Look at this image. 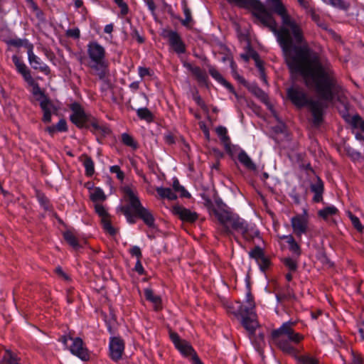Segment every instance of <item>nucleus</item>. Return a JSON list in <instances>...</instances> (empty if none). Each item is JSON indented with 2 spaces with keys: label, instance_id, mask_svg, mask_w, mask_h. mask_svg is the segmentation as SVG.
<instances>
[{
  "label": "nucleus",
  "instance_id": "5701e85b",
  "mask_svg": "<svg viewBox=\"0 0 364 364\" xmlns=\"http://www.w3.org/2000/svg\"><path fill=\"white\" fill-rule=\"evenodd\" d=\"M144 292L146 300L150 301L153 304L154 311H161L163 308L161 296L155 295L153 290L149 288L145 289Z\"/></svg>",
  "mask_w": 364,
  "mask_h": 364
},
{
  "label": "nucleus",
  "instance_id": "7ed1b4c3",
  "mask_svg": "<svg viewBox=\"0 0 364 364\" xmlns=\"http://www.w3.org/2000/svg\"><path fill=\"white\" fill-rule=\"evenodd\" d=\"M295 325L296 323L293 321L284 323L279 328L272 331V339L284 353L294 357L299 364H318V360L309 355H298L299 351L292 343H300L304 336L294 331Z\"/></svg>",
  "mask_w": 364,
  "mask_h": 364
},
{
  "label": "nucleus",
  "instance_id": "2eb2a0df",
  "mask_svg": "<svg viewBox=\"0 0 364 364\" xmlns=\"http://www.w3.org/2000/svg\"><path fill=\"white\" fill-rule=\"evenodd\" d=\"M343 117L347 123L351 125L353 129L360 130V132L355 133V139L364 141V119L358 114L353 115L351 118L349 115Z\"/></svg>",
  "mask_w": 364,
  "mask_h": 364
},
{
  "label": "nucleus",
  "instance_id": "4c0bfd02",
  "mask_svg": "<svg viewBox=\"0 0 364 364\" xmlns=\"http://www.w3.org/2000/svg\"><path fill=\"white\" fill-rule=\"evenodd\" d=\"M122 143L129 147L136 149L138 148V144L134 141V138L129 134L124 133L122 134Z\"/></svg>",
  "mask_w": 364,
  "mask_h": 364
},
{
  "label": "nucleus",
  "instance_id": "0eeeda50",
  "mask_svg": "<svg viewBox=\"0 0 364 364\" xmlns=\"http://www.w3.org/2000/svg\"><path fill=\"white\" fill-rule=\"evenodd\" d=\"M287 97L288 100L297 108L307 107L310 99L304 88L299 85H292L287 90Z\"/></svg>",
  "mask_w": 364,
  "mask_h": 364
},
{
  "label": "nucleus",
  "instance_id": "c756f323",
  "mask_svg": "<svg viewBox=\"0 0 364 364\" xmlns=\"http://www.w3.org/2000/svg\"><path fill=\"white\" fill-rule=\"evenodd\" d=\"M173 188L176 192L179 193L181 198H190L191 196L188 191L180 184L179 181L176 178L173 181Z\"/></svg>",
  "mask_w": 364,
  "mask_h": 364
},
{
  "label": "nucleus",
  "instance_id": "e2e57ef3",
  "mask_svg": "<svg viewBox=\"0 0 364 364\" xmlns=\"http://www.w3.org/2000/svg\"><path fill=\"white\" fill-rule=\"evenodd\" d=\"M331 5L341 9H347L348 6L346 5L343 0H329Z\"/></svg>",
  "mask_w": 364,
  "mask_h": 364
},
{
  "label": "nucleus",
  "instance_id": "a878e982",
  "mask_svg": "<svg viewBox=\"0 0 364 364\" xmlns=\"http://www.w3.org/2000/svg\"><path fill=\"white\" fill-rule=\"evenodd\" d=\"M63 238L66 242L70 245L73 249L78 250L82 246L80 245L77 237L74 235L72 231L68 230L63 233Z\"/></svg>",
  "mask_w": 364,
  "mask_h": 364
},
{
  "label": "nucleus",
  "instance_id": "c03bdc74",
  "mask_svg": "<svg viewBox=\"0 0 364 364\" xmlns=\"http://www.w3.org/2000/svg\"><path fill=\"white\" fill-rule=\"evenodd\" d=\"M208 68L209 74L219 83L225 80L214 66L208 65Z\"/></svg>",
  "mask_w": 364,
  "mask_h": 364
},
{
  "label": "nucleus",
  "instance_id": "4d7b16f0",
  "mask_svg": "<svg viewBox=\"0 0 364 364\" xmlns=\"http://www.w3.org/2000/svg\"><path fill=\"white\" fill-rule=\"evenodd\" d=\"M132 32L131 33V36L132 38H135L136 40V41L141 44L143 43H144L145 41V39L139 33V32L138 31V30L136 28H132Z\"/></svg>",
  "mask_w": 364,
  "mask_h": 364
},
{
  "label": "nucleus",
  "instance_id": "39448f33",
  "mask_svg": "<svg viewBox=\"0 0 364 364\" xmlns=\"http://www.w3.org/2000/svg\"><path fill=\"white\" fill-rule=\"evenodd\" d=\"M225 217H220L219 223L222 227L218 230L220 235L228 237L234 236L235 240L238 242L237 237L234 235V232L241 234L242 237L248 242L253 240L255 237L260 238V232L254 226L240 218L237 214L225 213Z\"/></svg>",
  "mask_w": 364,
  "mask_h": 364
},
{
  "label": "nucleus",
  "instance_id": "603ef678",
  "mask_svg": "<svg viewBox=\"0 0 364 364\" xmlns=\"http://www.w3.org/2000/svg\"><path fill=\"white\" fill-rule=\"evenodd\" d=\"M204 200V205L208 209L210 215H213V210L215 209V205L213 201L205 195L203 196Z\"/></svg>",
  "mask_w": 364,
  "mask_h": 364
},
{
  "label": "nucleus",
  "instance_id": "b1692460",
  "mask_svg": "<svg viewBox=\"0 0 364 364\" xmlns=\"http://www.w3.org/2000/svg\"><path fill=\"white\" fill-rule=\"evenodd\" d=\"M93 63L94 64L91 65L90 68L96 72V75L100 80L105 81L108 73L107 64L105 63V60Z\"/></svg>",
  "mask_w": 364,
  "mask_h": 364
},
{
  "label": "nucleus",
  "instance_id": "f257e3e1",
  "mask_svg": "<svg viewBox=\"0 0 364 364\" xmlns=\"http://www.w3.org/2000/svg\"><path fill=\"white\" fill-rule=\"evenodd\" d=\"M272 10L282 18V27L289 31L292 46L306 48L309 50L307 60L298 63L299 68L294 70L289 68L287 58L283 54L289 72L291 74H300L305 80L306 85L309 81H311L319 97L324 101L331 102L338 90L334 71L328 66L323 65L318 54L309 48L301 27L291 18L282 1L272 5Z\"/></svg>",
  "mask_w": 364,
  "mask_h": 364
},
{
  "label": "nucleus",
  "instance_id": "13d9d810",
  "mask_svg": "<svg viewBox=\"0 0 364 364\" xmlns=\"http://www.w3.org/2000/svg\"><path fill=\"white\" fill-rule=\"evenodd\" d=\"M37 198L39 201V203L46 208L48 209V205L49 203V200L48 198L45 196L44 193L41 192H37Z\"/></svg>",
  "mask_w": 364,
  "mask_h": 364
},
{
  "label": "nucleus",
  "instance_id": "680f3d73",
  "mask_svg": "<svg viewBox=\"0 0 364 364\" xmlns=\"http://www.w3.org/2000/svg\"><path fill=\"white\" fill-rule=\"evenodd\" d=\"M129 253L132 256L136 257L137 259H141L142 258L141 249L138 246H133L129 250Z\"/></svg>",
  "mask_w": 364,
  "mask_h": 364
},
{
  "label": "nucleus",
  "instance_id": "f704fd0d",
  "mask_svg": "<svg viewBox=\"0 0 364 364\" xmlns=\"http://www.w3.org/2000/svg\"><path fill=\"white\" fill-rule=\"evenodd\" d=\"M101 223L102 225V228L106 232L113 236L116 234L117 231L112 225L110 217H106L105 218L101 219Z\"/></svg>",
  "mask_w": 364,
  "mask_h": 364
},
{
  "label": "nucleus",
  "instance_id": "37998d69",
  "mask_svg": "<svg viewBox=\"0 0 364 364\" xmlns=\"http://www.w3.org/2000/svg\"><path fill=\"white\" fill-rule=\"evenodd\" d=\"M249 255L251 258L259 262V259L264 256V252L260 247L256 246L250 252Z\"/></svg>",
  "mask_w": 364,
  "mask_h": 364
},
{
  "label": "nucleus",
  "instance_id": "0e129e2a",
  "mask_svg": "<svg viewBox=\"0 0 364 364\" xmlns=\"http://www.w3.org/2000/svg\"><path fill=\"white\" fill-rule=\"evenodd\" d=\"M247 303L248 304V306H244L245 307H249L250 311L252 310V309L255 307V303L253 300V296L251 294L250 289H249L248 292L247 293Z\"/></svg>",
  "mask_w": 364,
  "mask_h": 364
},
{
  "label": "nucleus",
  "instance_id": "6e6552de",
  "mask_svg": "<svg viewBox=\"0 0 364 364\" xmlns=\"http://www.w3.org/2000/svg\"><path fill=\"white\" fill-rule=\"evenodd\" d=\"M238 313L242 316V326L249 332L250 337L252 338L259 326L258 321L255 318V314L252 311H250L249 307H245L243 305H240Z\"/></svg>",
  "mask_w": 364,
  "mask_h": 364
},
{
  "label": "nucleus",
  "instance_id": "cd10ccee",
  "mask_svg": "<svg viewBox=\"0 0 364 364\" xmlns=\"http://www.w3.org/2000/svg\"><path fill=\"white\" fill-rule=\"evenodd\" d=\"M156 191L162 199L174 200L177 198L176 194L170 188L157 187Z\"/></svg>",
  "mask_w": 364,
  "mask_h": 364
},
{
  "label": "nucleus",
  "instance_id": "a19ab883",
  "mask_svg": "<svg viewBox=\"0 0 364 364\" xmlns=\"http://www.w3.org/2000/svg\"><path fill=\"white\" fill-rule=\"evenodd\" d=\"M216 133L220 136L223 144L229 142L230 141V137L228 135L227 129L223 126H219L216 128Z\"/></svg>",
  "mask_w": 364,
  "mask_h": 364
},
{
  "label": "nucleus",
  "instance_id": "412c9836",
  "mask_svg": "<svg viewBox=\"0 0 364 364\" xmlns=\"http://www.w3.org/2000/svg\"><path fill=\"white\" fill-rule=\"evenodd\" d=\"M12 61L15 65L17 71L22 75L24 80L26 82L31 80L32 76L31 70L28 69L24 63L21 60L20 58L14 55L12 56Z\"/></svg>",
  "mask_w": 364,
  "mask_h": 364
},
{
  "label": "nucleus",
  "instance_id": "e433bc0d",
  "mask_svg": "<svg viewBox=\"0 0 364 364\" xmlns=\"http://www.w3.org/2000/svg\"><path fill=\"white\" fill-rule=\"evenodd\" d=\"M106 198L107 196H105V193L99 187H96L94 190V192L90 195V199L93 202H97L99 200L104 201L106 200Z\"/></svg>",
  "mask_w": 364,
  "mask_h": 364
},
{
  "label": "nucleus",
  "instance_id": "6ab92c4d",
  "mask_svg": "<svg viewBox=\"0 0 364 364\" xmlns=\"http://www.w3.org/2000/svg\"><path fill=\"white\" fill-rule=\"evenodd\" d=\"M184 66L192 73L199 83L205 85L206 87L208 86V75L200 67L193 66L188 63H185Z\"/></svg>",
  "mask_w": 364,
  "mask_h": 364
},
{
  "label": "nucleus",
  "instance_id": "1a4fd4ad",
  "mask_svg": "<svg viewBox=\"0 0 364 364\" xmlns=\"http://www.w3.org/2000/svg\"><path fill=\"white\" fill-rule=\"evenodd\" d=\"M109 357L115 362L119 361L124 353V342L119 336H112L110 338L109 344Z\"/></svg>",
  "mask_w": 364,
  "mask_h": 364
},
{
  "label": "nucleus",
  "instance_id": "49530a36",
  "mask_svg": "<svg viewBox=\"0 0 364 364\" xmlns=\"http://www.w3.org/2000/svg\"><path fill=\"white\" fill-rule=\"evenodd\" d=\"M95 210L97 214L101 218V219L106 217H110L109 214L105 210V207L102 204L97 203L95 205Z\"/></svg>",
  "mask_w": 364,
  "mask_h": 364
},
{
  "label": "nucleus",
  "instance_id": "aec40b11",
  "mask_svg": "<svg viewBox=\"0 0 364 364\" xmlns=\"http://www.w3.org/2000/svg\"><path fill=\"white\" fill-rule=\"evenodd\" d=\"M215 209L213 210V215L218 221H221L220 217H225V213H232L230 208L223 201V200L217 196L215 198Z\"/></svg>",
  "mask_w": 364,
  "mask_h": 364
},
{
  "label": "nucleus",
  "instance_id": "f03ea898",
  "mask_svg": "<svg viewBox=\"0 0 364 364\" xmlns=\"http://www.w3.org/2000/svg\"><path fill=\"white\" fill-rule=\"evenodd\" d=\"M229 3H236L243 8H252V15L255 18L254 22H260L264 27L269 28L277 36V42L283 51L287 63L291 69L299 68L298 63L306 61L309 50L306 48L293 47L289 31L277 24L272 13L266 9L259 0H227Z\"/></svg>",
  "mask_w": 364,
  "mask_h": 364
},
{
  "label": "nucleus",
  "instance_id": "9b49d317",
  "mask_svg": "<svg viewBox=\"0 0 364 364\" xmlns=\"http://www.w3.org/2000/svg\"><path fill=\"white\" fill-rule=\"evenodd\" d=\"M170 338L175 347L185 356L193 355L196 353L189 343L181 339L177 333L170 332Z\"/></svg>",
  "mask_w": 364,
  "mask_h": 364
},
{
  "label": "nucleus",
  "instance_id": "2f4dec72",
  "mask_svg": "<svg viewBox=\"0 0 364 364\" xmlns=\"http://www.w3.org/2000/svg\"><path fill=\"white\" fill-rule=\"evenodd\" d=\"M276 298H277V301L281 303L284 300L295 299L296 296L293 291V289L291 288H290L289 285H287L286 293L277 294Z\"/></svg>",
  "mask_w": 364,
  "mask_h": 364
},
{
  "label": "nucleus",
  "instance_id": "de8ad7c7",
  "mask_svg": "<svg viewBox=\"0 0 364 364\" xmlns=\"http://www.w3.org/2000/svg\"><path fill=\"white\" fill-rule=\"evenodd\" d=\"M259 266V268L262 271V272H265L269 267V266L271 265V261L270 259L267 257L265 255L263 256L259 261V262H257Z\"/></svg>",
  "mask_w": 364,
  "mask_h": 364
},
{
  "label": "nucleus",
  "instance_id": "20e7f679",
  "mask_svg": "<svg viewBox=\"0 0 364 364\" xmlns=\"http://www.w3.org/2000/svg\"><path fill=\"white\" fill-rule=\"evenodd\" d=\"M123 192L129 205L121 206L120 210L126 217L127 222L129 224H134L135 217H136L141 219L148 228H154L156 227L154 215L151 210L142 205L137 192L128 186L123 188Z\"/></svg>",
  "mask_w": 364,
  "mask_h": 364
},
{
  "label": "nucleus",
  "instance_id": "6e6d98bb",
  "mask_svg": "<svg viewBox=\"0 0 364 364\" xmlns=\"http://www.w3.org/2000/svg\"><path fill=\"white\" fill-rule=\"evenodd\" d=\"M55 129L60 132H64L68 131L67 122L65 119H60L57 124L55 125Z\"/></svg>",
  "mask_w": 364,
  "mask_h": 364
},
{
  "label": "nucleus",
  "instance_id": "c9c22d12",
  "mask_svg": "<svg viewBox=\"0 0 364 364\" xmlns=\"http://www.w3.org/2000/svg\"><path fill=\"white\" fill-rule=\"evenodd\" d=\"M287 243L289 245V250L299 257L301 255V250L299 244L296 242L294 237H289V241H287Z\"/></svg>",
  "mask_w": 364,
  "mask_h": 364
},
{
  "label": "nucleus",
  "instance_id": "58836bf2",
  "mask_svg": "<svg viewBox=\"0 0 364 364\" xmlns=\"http://www.w3.org/2000/svg\"><path fill=\"white\" fill-rule=\"evenodd\" d=\"M282 263L291 272H295L298 269V263L291 257H285L282 260Z\"/></svg>",
  "mask_w": 364,
  "mask_h": 364
},
{
  "label": "nucleus",
  "instance_id": "a18cd8bd",
  "mask_svg": "<svg viewBox=\"0 0 364 364\" xmlns=\"http://www.w3.org/2000/svg\"><path fill=\"white\" fill-rule=\"evenodd\" d=\"M248 88L251 91V92L253 93L258 98L262 100L266 97L265 92L256 85H253L251 87H249Z\"/></svg>",
  "mask_w": 364,
  "mask_h": 364
},
{
  "label": "nucleus",
  "instance_id": "3c124183",
  "mask_svg": "<svg viewBox=\"0 0 364 364\" xmlns=\"http://www.w3.org/2000/svg\"><path fill=\"white\" fill-rule=\"evenodd\" d=\"M350 218L353 227L359 232H362L364 227L362 225L359 218L354 215L350 214Z\"/></svg>",
  "mask_w": 364,
  "mask_h": 364
},
{
  "label": "nucleus",
  "instance_id": "ea45409f",
  "mask_svg": "<svg viewBox=\"0 0 364 364\" xmlns=\"http://www.w3.org/2000/svg\"><path fill=\"white\" fill-rule=\"evenodd\" d=\"M183 13L186 16L185 19L181 20V23L184 26H188L190 23L193 21L191 12L190 9L188 7L186 2L183 3Z\"/></svg>",
  "mask_w": 364,
  "mask_h": 364
},
{
  "label": "nucleus",
  "instance_id": "f3484780",
  "mask_svg": "<svg viewBox=\"0 0 364 364\" xmlns=\"http://www.w3.org/2000/svg\"><path fill=\"white\" fill-rule=\"evenodd\" d=\"M307 107H309L313 117V123L315 125H320L323 121V108L325 107L322 102L316 100H311Z\"/></svg>",
  "mask_w": 364,
  "mask_h": 364
},
{
  "label": "nucleus",
  "instance_id": "f8f14e48",
  "mask_svg": "<svg viewBox=\"0 0 364 364\" xmlns=\"http://www.w3.org/2000/svg\"><path fill=\"white\" fill-rule=\"evenodd\" d=\"M70 350L73 355L77 356L83 361H87L90 359V352L84 346V342L82 338L79 337H76L73 340Z\"/></svg>",
  "mask_w": 364,
  "mask_h": 364
},
{
  "label": "nucleus",
  "instance_id": "69168bd1",
  "mask_svg": "<svg viewBox=\"0 0 364 364\" xmlns=\"http://www.w3.org/2000/svg\"><path fill=\"white\" fill-rule=\"evenodd\" d=\"M136 271L139 275L145 274V270L141 264V259H137L134 267Z\"/></svg>",
  "mask_w": 364,
  "mask_h": 364
},
{
  "label": "nucleus",
  "instance_id": "bb28decb",
  "mask_svg": "<svg viewBox=\"0 0 364 364\" xmlns=\"http://www.w3.org/2000/svg\"><path fill=\"white\" fill-rule=\"evenodd\" d=\"M81 158H84L82 163L85 169V175L87 177L92 176L95 173V166L93 160L90 156L87 154L82 155Z\"/></svg>",
  "mask_w": 364,
  "mask_h": 364
},
{
  "label": "nucleus",
  "instance_id": "09e8293b",
  "mask_svg": "<svg viewBox=\"0 0 364 364\" xmlns=\"http://www.w3.org/2000/svg\"><path fill=\"white\" fill-rule=\"evenodd\" d=\"M3 360L5 362V364H19L17 362L16 358L14 357V355L10 350H6V355L4 356Z\"/></svg>",
  "mask_w": 364,
  "mask_h": 364
},
{
  "label": "nucleus",
  "instance_id": "dca6fc26",
  "mask_svg": "<svg viewBox=\"0 0 364 364\" xmlns=\"http://www.w3.org/2000/svg\"><path fill=\"white\" fill-rule=\"evenodd\" d=\"M291 227L294 233L297 237H301L302 234H306L308 230L307 219L301 215H296L291 219Z\"/></svg>",
  "mask_w": 364,
  "mask_h": 364
},
{
  "label": "nucleus",
  "instance_id": "4be33fe9",
  "mask_svg": "<svg viewBox=\"0 0 364 364\" xmlns=\"http://www.w3.org/2000/svg\"><path fill=\"white\" fill-rule=\"evenodd\" d=\"M311 191L314 193L313 201L320 203L323 200V193L324 191V185L322 180L317 177L316 181L310 186Z\"/></svg>",
  "mask_w": 364,
  "mask_h": 364
},
{
  "label": "nucleus",
  "instance_id": "774afa93",
  "mask_svg": "<svg viewBox=\"0 0 364 364\" xmlns=\"http://www.w3.org/2000/svg\"><path fill=\"white\" fill-rule=\"evenodd\" d=\"M353 364H364V359L360 355L353 354Z\"/></svg>",
  "mask_w": 364,
  "mask_h": 364
},
{
  "label": "nucleus",
  "instance_id": "4468645a",
  "mask_svg": "<svg viewBox=\"0 0 364 364\" xmlns=\"http://www.w3.org/2000/svg\"><path fill=\"white\" fill-rule=\"evenodd\" d=\"M166 37L168 40V43L173 50L178 54H183L186 52V45L182 41L180 35L174 31H167Z\"/></svg>",
  "mask_w": 364,
  "mask_h": 364
},
{
  "label": "nucleus",
  "instance_id": "ddd939ff",
  "mask_svg": "<svg viewBox=\"0 0 364 364\" xmlns=\"http://www.w3.org/2000/svg\"><path fill=\"white\" fill-rule=\"evenodd\" d=\"M87 54L92 62H101L105 58V49L97 41L90 42L87 45Z\"/></svg>",
  "mask_w": 364,
  "mask_h": 364
},
{
  "label": "nucleus",
  "instance_id": "052dcab7",
  "mask_svg": "<svg viewBox=\"0 0 364 364\" xmlns=\"http://www.w3.org/2000/svg\"><path fill=\"white\" fill-rule=\"evenodd\" d=\"M193 99L196 102V104L198 106H200L201 108L203 109L205 107V104L204 101L202 100V98L200 97V96L199 95L198 90H196L193 93Z\"/></svg>",
  "mask_w": 364,
  "mask_h": 364
},
{
  "label": "nucleus",
  "instance_id": "8fccbe9b",
  "mask_svg": "<svg viewBox=\"0 0 364 364\" xmlns=\"http://www.w3.org/2000/svg\"><path fill=\"white\" fill-rule=\"evenodd\" d=\"M254 343L257 349L263 347V346L265 344L264 335L263 333H259L257 336H255Z\"/></svg>",
  "mask_w": 364,
  "mask_h": 364
},
{
  "label": "nucleus",
  "instance_id": "393cba45",
  "mask_svg": "<svg viewBox=\"0 0 364 364\" xmlns=\"http://www.w3.org/2000/svg\"><path fill=\"white\" fill-rule=\"evenodd\" d=\"M237 159L247 170L253 171L257 170V166L244 150H240L237 156Z\"/></svg>",
  "mask_w": 364,
  "mask_h": 364
},
{
  "label": "nucleus",
  "instance_id": "423d86ee",
  "mask_svg": "<svg viewBox=\"0 0 364 364\" xmlns=\"http://www.w3.org/2000/svg\"><path fill=\"white\" fill-rule=\"evenodd\" d=\"M72 114L70 116V122L79 129H89L95 133H100L103 136L111 133L110 129L106 125H100L98 120L90 114H87L78 102H73L70 105Z\"/></svg>",
  "mask_w": 364,
  "mask_h": 364
},
{
  "label": "nucleus",
  "instance_id": "338daca9",
  "mask_svg": "<svg viewBox=\"0 0 364 364\" xmlns=\"http://www.w3.org/2000/svg\"><path fill=\"white\" fill-rule=\"evenodd\" d=\"M319 259L323 264H326L329 267L333 266V263L330 261L325 252H323L319 257Z\"/></svg>",
  "mask_w": 364,
  "mask_h": 364
},
{
  "label": "nucleus",
  "instance_id": "7c9ffc66",
  "mask_svg": "<svg viewBox=\"0 0 364 364\" xmlns=\"http://www.w3.org/2000/svg\"><path fill=\"white\" fill-rule=\"evenodd\" d=\"M338 210L335 206L326 207L318 212V215L323 220H327L329 216L336 215Z\"/></svg>",
  "mask_w": 364,
  "mask_h": 364
},
{
  "label": "nucleus",
  "instance_id": "c85d7f7f",
  "mask_svg": "<svg viewBox=\"0 0 364 364\" xmlns=\"http://www.w3.org/2000/svg\"><path fill=\"white\" fill-rule=\"evenodd\" d=\"M7 44L16 48L23 46L27 48V51L33 49V45L30 43L27 39L13 38L8 41Z\"/></svg>",
  "mask_w": 364,
  "mask_h": 364
},
{
  "label": "nucleus",
  "instance_id": "a211bd4d",
  "mask_svg": "<svg viewBox=\"0 0 364 364\" xmlns=\"http://www.w3.org/2000/svg\"><path fill=\"white\" fill-rule=\"evenodd\" d=\"M33 49H30L27 52L28 61L31 67L34 70H39L41 72H42L46 75H50L51 72L50 68L45 64L42 65L40 58L33 53Z\"/></svg>",
  "mask_w": 364,
  "mask_h": 364
},
{
  "label": "nucleus",
  "instance_id": "72a5a7b5",
  "mask_svg": "<svg viewBox=\"0 0 364 364\" xmlns=\"http://www.w3.org/2000/svg\"><path fill=\"white\" fill-rule=\"evenodd\" d=\"M26 82L33 87L32 93L34 96L40 95L38 99H43L45 97H47L45 92L41 90L39 85L34 80L33 77L31 78V80H28Z\"/></svg>",
  "mask_w": 364,
  "mask_h": 364
},
{
  "label": "nucleus",
  "instance_id": "5fc2aeb1",
  "mask_svg": "<svg viewBox=\"0 0 364 364\" xmlns=\"http://www.w3.org/2000/svg\"><path fill=\"white\" fill-rule=\"evenodd\" d=\"M114 1L121 9L122 15L124 16L128 14V5L124 1V0H114Z\"/></svg>",
  "mask_w": 364,
  "mask_h": 364
},
{
  "label": "nucleus",
  "instance_id": "9d476101",
  "mask_svg": "<svg viewBox=\"0 0 364 364\" xmlns=\"http://www.w3.org/2000/svg\"><path fill=\"white\" fill-rule=\"evenodd\" d=\"M172 213L185 223H193L198 218V214L196 212H193L181 205H174L172 208Z\"/></svg>",
  "mask_w": 364,
  "mask_h": 364
},
{
  "label": "nucleus",
  "instance_id": "864d4df0",
  "mask_svg": "<svg viewBox=\"0 0 364 364\" xmlns=\"http://www.w3.org/2000/svg\"><path fill=\"white\" fill-rule=\"evenodd\" d=\"M109 171L111 173H116L117 178L120 180L123 181L124 178V172L120 169V167L117 165L112 166L110 167Z\"/></svg>",
  "mask_w": 364,
  "mask_h": 364
},
{
  "label": "nucleus",
  "instance_id": "473e14b6",
  "mask_svg": "<svg viewBox=\"0 0 364 364\" xmlns=\"http://www.w3.org/2000/svg\"><path fill=\"white\" fill-rule=\"evenodd\" d=\"M137 116L140 119L151 122L154 120V115L146 107L139 108L136 110Z\"/></svg>",
  "mask_w": 364,
  "mask_h": 364
},
{
  "label": "nucleus",
  "instance_id": "79ce46f5",
  "mask_svg": "<svg viewBox=\"0 0 364 364\" xmlns=\"http://www.w3.org/2000/svg\"><path fill=\"white\" fill-rule=\"evenodd\" d=\"M37 100L40 102V107L43 112L50 110L53 107V104L48 96L43 99H37Z\"/></svg>",
  "mask_w": 364,
  "mask_h": 364
},
{
  "label": "nucleus",
  "instance_id": "bf43d9fd",
  "mask_svg": "<svg viewBox=\"0 0 364 364\" xmlns=\"http://www.w3.org/2000/svg\"><path fill=\"white\" fill-rule=\"evenodd\" d=\"M66 36L68 37L73 38L75 39H78L80 37V32L79 28H77L68 29L66 31Z\"/></svg>",
  "mask_w": 364,
  "mask_h": 364
}]
</instances>
